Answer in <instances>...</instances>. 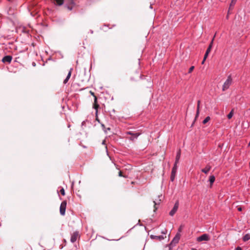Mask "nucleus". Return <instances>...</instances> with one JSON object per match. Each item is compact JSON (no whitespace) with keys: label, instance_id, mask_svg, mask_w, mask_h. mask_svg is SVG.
<instances>
[{"label":"nucleus","instance_id":"nucleus-1","mask_svg":"<svg viewBox=\"0 0 250 250\" xmlns=\"http://www.w3.org/2000/svg\"><path fill=\"white\" fill-rule=\"evenodd\" d=\"M232 81V78H231L230 75L228 77L227 79L226 80V81H225V82L224 83L223 85V87H222L223 91H226L229 88L230 85L231 84Z\"/></svg>","mask_w":250,"mask_h":250},{"label":"nucleus","instance_id":"nucleus-2","mask_svg":"<svg viewBox=\"0 0 250 250\" xmlns=\"http://www.w3.org/2000/svg\"><path fill=\"white\" fill-rule=\"evenodd\" d=\"M125 134L127 135H131V137L128 138V139L132 141H133L135 139H137L138 137L140 135V133H133L130 131L126 132Z\"/></svg>","mask_w":250,"mask_h":250},{"label":"nucleus","instance_id":"nucleus-3","mask_svg":"<svg viewBox=\"0 0 250 250\" xmlns=\"http://www.w3.org/2000/svg\"><path fill=\"white\" fill-rule=\"evenodd\" d=\"M66 204L67 202L66 201H62L61 204L60 208V214L62 215H64L65 214Z\"/></svg>","mask_w":250,"mask_h":250},{"label":"nucleus","instance_id":"nucleus-4","mask_svg":"<svg viewBox=\"0 0 250 250\" xmlns=\"http://www.w3.org/2000/svg\"><path fill=\"white\" fill-rule=\"evenodd\" d=\"M209 240V236L208 234L205 233L197 238L198 242H201L203 241H208Z\"/></svg>","mask_w":250,"mask_h":250},{"label":"nucleus","instance_id":"nucleus-5","mask_svg":"<svg viewBox=\"0 0 250 250\" xmlns=\"http://www.w3.org/2000/svg\"><path fill=\"white\" fill-rule=\"evenodd\" d=\"M178 207H179V201H177L175 202L173 208L169 212V215L171 216H173L174 215V214L176 213V212L177 211Z\"/></svg>","mask_w":250,"mask_h":250},{"label":"nucleus","instance_id":"nucleus-6","mask_svg":"<svg viewBox=\"0 0 250 250\" xmlns=\"http://www.w3.org/2000/svg\"><path fill=\"white\" fill-rule=\"evenodd\" d=\"M180 234L179 233H177L175 236L174 237L172 241L171 242L170 245L173 246L177 244L180 240Z\"/></svg>","mask_w":250,"mask_h":250},{"label":"nucleus","instance_id":"nucleus-7","mask_svg":"<svg viewBox=\"0 0 250 250\" xmlns=\"http://www.w3.org/2000/svg\"><path fill=\"white\" fill-rule=\"evenodd\" d=\"M79 232L76 231H75L74 232L72 235H71V239H70V241L72 243H74L75 242H76V241L77 240V238L79 236Z\"/></svg>","mask_w":250,"mask_h":250},{"label":"nucleus","instance_id":"nucleus-8","mask_svg":"<svg viewBox=\"0 0 250 250\" xmlns=\"http://www.w3.org/2000/svg\"><path fill=\"white\" fill-rule=\"evenodd\" d=\"M176 169H177V165L176 166H175V165H174L173 167L172 168L171 174V176H170V180L172 182L174 181V179L175 177Z\"/></svg>","mask_w":250,"mask_h":250},{"label":"nucleus","instance_id":"nucleus-9","mask_svg":"<svg viewBox=\"0 0 250 250\" xmlns=\"http://www.w3.org/2000/svg\"><path fill=\"white\" fill-rule=\"evenodd\" d=\"M12 59V57L10 55H7L4 56L2 59V62L4 63L8 62L10 63Z\"/></svg>","mask_w":250,"mask_h":250},{"label":"nucleus","instance_id":"nucleus-10","mask_svg":"<svg viewBox=\"0 0 250 250\" xmlns=\"http://www.w3.org/2000/svg\"><path fill=\"white\" fill-rule=\"evenodd\" d=\"M180 156H181V150L179 149L177 152L175 162L174 163L175 166H176L177 165V164L179 163V161L180 158Z\"/></svg>","mask_w":250,"mask_h":250},{"label":"nucleus","instance_id":"nucleus-11","mask_svg":"<svg viewBox=\"0 0 250 250\" xmlns=\"http://www.w3.org/2000/svg\"><path fill=\"white\" fill-rule=\"evenodd\" d=\"M150 237L152 239H157L159 240H163L165 238V237L163 235L156 236L154 235H151Z\"/></svg>","mask_w":250,"mask_h":250},{"label":"nucleus","instance_id":"nucleus-12","mask_svg":"<svg viewBox=\"0 0 250 250\" xmlns=\"http://www.w3.org/2000/svg\"><path fill=\"white\" fill-rule=\"evenodd\" d=\"M52 2L57 6H61L64 3V0H51Z\"/></svg>","mask_w":250,"mask_h":250},{"label":"nucleus","instance_id":"nucleus-13","mask_svg":"<svg viewBox=\"0 0 250 250\" xmlns=\"http://www.w3.org/2000/svg\"><path fill=\"white\" fill-rule=\"evenodd\" d=\"M72 70H73V68H70L66 78L63 81V83L66 84L67 83L68 81L70 79V77L71 75V73H72Z\"/></svg>","mask_w":250,"mask_h":250},{"label":"nucleus","instance_id":"nucleus-14","mask_svg":"<svg viewBox=\"0 0 250 250\" xmlns=\"http://www.w3.org/2000/svg\"><path fill=\"white\" fill-rule=\"evenodd\" d=\"M211 167L209 165H207L206 167L204 168L201 169V171L204 172L205 174L208 173L209 171L210 170Z\"/></svg>","mask_w":250,"mask_h":250},{"label":"nucleus","instance_id":"nucleus-15","mask_svg":"<svg viewBox=\"0 0 250 250\" xmlns=\"http://www.w3.org/2000/svg\"><path fill=\"white\" fill-rule=\"evenodd\" d=\"M215 179V178L214 176L211 175L209 176V179H208V182H209V183H210V186H211L213 184V183L214 182Z\"/></svg>","mask_w":250,"mask_h":250},{"label":"nucleus","instance_id":"nucleus-16","mask_svg":"<svg viewBox=\"0 0 250 250\" xmlns=\"http://www.w3.org/2000/svg\"><path fill=\"white\" fill-rule=\"evenodd\" d=\"M250 239V234H245L243 238V240L244 242L247 241Z\"/></svg>","mask_w":250,"mask_h":250},{"label":"nucleus","instance_id":"nucleus-17","mask_svg":"<svg viewBox=\"0 0 250 250\" xmlns=\"http://www.w3.org/2000/svg\"><path fill=\"white\" fill-rule=\"evenodd\" d=\"M200 104V101H198V102H197V111H196V118H197L199 114Z\"/></svg>","mask_w":250,"mask_h":250},{"label":"nucleus","instance_id":"nucleus-18","mask_svg":"<svg viewBox=\"0 0 250 250\" xmlns=\"http://www.w3.org/2000/svg\"><path fill=\"white\" fill-rule=\"evenodd\" d=\"M233 115V110L232 109L227 115L228 118L229 119H231L232 118Z\"/></svg>","mask_w":250,"mask_h":250},{"label":"nucleus","instance_id":"nucleus-19","mask_svg":"<svg viewBox=\"0 0 250 250\" xmlns=\"http://www.w3.org/2000/svg\"><path fill=\"white\" fill-rule=\"evenodd\" d=\"M210 118L209 116H207L203 121V124H206L207 123H208L209 120Z\"/></svg>","mask_w":250,"mask_h":250},{"label":"nucleus","instance_id":"nucleus-20","mask_svg":"<svg viewBox=\"0 0 250 250\" xmlns=\"http://www.w3.org/2000/svg\"><path fill=\"white\" fill-rule=\"evenodd\" d=\"M237 1H233V0H231V3L230 4L229 8L232 7L234 6Z\"/></svg>","mask_w":250,"mask_h":250},{"label":"nucleus","instance_id":"nucleus-21","mask_svg":"<svg viewBox=\"0 0 250 250\" xmlns=\"http://www.w3.org/2000/svg\"><path fill=\"white\" fill-rule=\"evenodd\" d=\"M90 93L91 94V95H92L94 97V103H95V106H96V103L97 100V97L94 95V93L92 92V91H90Z\"/></svg>","mask_w":250,"mask_h":250},{"label":"nucleus","instance_id":"nucleus-22","mask_svg":"<svg viewBox=\"0 0 250 250\" xmlns=\"http://www.w3.org/2000/svg\"><path fill=\"white\" fill-rule=\"evenodd\" d=\"M211 46H208L207 50H206V52L207 53H209V52H210V50L211 49Z\"/></svg>","mask_w":250,"mask_h":250},{"label":"nucleus","instance_id":"nucleus-23","mask_svg":"<svg viewBox=\"0 0 250 250\" xmlns=\"http://www.w3.org/2000/svg\"><path fill=\"white\" fill-rule=\"evenodd\" d=\"M60 192L62 195H65V191L63 188H62L60 190Z\"/></svg>","mask_w":250,"mask_h":250},{"label":"nucleus","instance_id":"nucleus-24","mask_svg":"<svg viewBox=\"0 0 250 250\" xmlns=\"http://www.w3.org/2000/svg\"><path fill=\"white\" fill-rule=\"evenodd\" d=\"M194 66H191V67L189 68V70H188V73H190L193 71V70L194 69Z\"/></svg>","mask_w":250,"mask_h":250},{"label":"nucleus","instance_id":"nucleus-25","mask_svg":"<svg viewBox=\"0 0 250 250\" xmlns=\"http://www.w3.org/2000/svg\"><path fill=\"white\" fill-rule=\"evenodd\" d=\"M214 38H215V36H214L213 39H212L211 42H210V44L209 45V46H211V47L212 48V45H213V41H214Z\"/></svg>","mask_w":250,"mask_h":250},{"label":"nucleus","instance_id":"nucleus-26","mask_svg":"<svg viewBox=\"0 0 250 250\" xmlns=\"http://www.w3.org/2000/svg\"><path fill=\"white\" fill-rule=\"evenodd\" d=\"M182 228H183V227L182 226H181L179 227V228L178 229V231L177 233H179L180 234V233L182 231Z\"/></svg>","mask_w":250,"mask_h":250},{"label":"nucleus","instance_id":"nucleus-27","mask_svg":"<svg viewBox=\"0 0 250 250\" xmlns=\"http://www.w3.org/2000/svg\"><path fill=\"white\" fill-rule=\"evenodd\" d=\"M209 53H207V52L205 53V54L204 57V61L206 60V59L207 58L208 55Z\"/></svg>","mask_w":250,"mask_h":250},{"label":"nucleus","instance_id":"nucleus-28","mask_svg":"<svg viewBox=\"0 0 250 250\" xmlns=\"http://www.w3.org/2000/svg\"><path fill=\"white\" fill-rule=\"evenodd\" d=\"M69 2L71 5L74 4V2L73 0H69Z\"/></svg>","mask_w":250,"mask_h":250},{"label":"nucleus","instance_id":"nucleus-29","mask_svg":"<svg viewBox=\"0 0 250 250\" xmlns=\"http://www.w3.org/2000/svg\"><path fill=\"white\" fill-rule=\"evenodd\" d=\"M67 8L69 10H71L72 9V6H67Z\"/></svg>","mask_w":250,"mask_h":250},{"label":"nucleus","instance_id":"nucleus-30","mask_svg":"<svg viewBox=\"0 0 250 250\" xmlns=\"http://www.w3.org/2000/svg\"><path fill=\"white\" fill-rule=\"evenodd\" d=\"M236 250H242V248L240 247H237L236 249Z\"/></svg>","mask_w":250,"mask_h":250},{"label":"nucleus","instance_id":"nucleus-31","mask_svg":"<svg viewBox=\"0 0 250 250\" xmlns=\"http://www.w3.org/2000/svg\"><path fill=\"white\" fill-rule=\"evenodd\" d=\"M119 176L120 177L123 176L122 173L121 171L119 172Z\"/></svg>","mask_w":250,"mask_h":250},{"label":"nucleus","instance_id":"nucleus-32","mask_svg":"<svg viewBox=\"0 0 250 250\" xmlns=\"http://www.w3.org/2000/svg\"><path fill=\"white\" fill-rule=\"evenodd\" d=\"M153 202L154 203L155 210H156V209H157V208H155V206L157 204V203L155 201H154Z\"/></svg>","mask_w":250,"mask_h":250},{"label":"nucleus","instance_id":"nucleus-33","mask_svg":"<svg viewBox=\"0 0 250 250\" xmlns=\"http://www.w3.org/2000/svg\"><path fill=\"white\" fill-rule=\"evenodd\" d=\"M166 233H167V230H165V231L163 230V231H162V233H163V234H166Z\"/></svg>","mask_w":250,"mask_h":250},{"label":"nucleus","instance_id":"nucleus-34","mask_svg":"<svg viewBox=\"0 0 250 250\" xmlns=\"http://www.w3.org/2000/svg\"><path fill=\"white\" fill-rule=\"evenodd\" d=\"M110 129V128H109V127H108V128H107V129H104V131H105V132H106V130H109Z\"/></svg>","mask_w":250,"mask_h":250},{"label":"nucleus","instance_id":"nucleus-35","mask_svg":"<svg viewBox=\"0 0 250 250\" xmlns=\"http://www.w3.org/2000/svg\"><path fill=\"white\" fill-rule=\"evenodd\" d=\"M102 126L103 127V129H104L105 128V126L104 125L102 124Z\"/></svg>","mask_w":250,"mask_h":250},{"label":"nucleus","instance_id":"nucleus-36","mask_svg":"<svg viewBox=\"0 0 250 250\" xmlns=\"http://www.w3.org/2000/svg\"><path fill=\"white\" fill-rule=\"evenodd\" d=\"M205 61H204V59H203V60L202 61V64H203L204 63V62H205Z\"/></svg>","mask_w":250,"mask_h":250},{"label":"nucleus","instance_id":"nucleus-37","mask_svg":"<svg viewBox=\"0 0 250 250\" xmlns=\"http://www.w3.org/2000/svg\"><path fill=\"white\" fill-rule=\"evenodd\" d=\"M32 65H33V66H35V65H36V63H35V62H33V63H32Z\"/></svg>","mask_w":250,"mask_h":250},{"label":"nucleus","instance_id":"nucleus-38","mask_svg":"<svg viewBox=\"0 0 250 250\" xmlns=\"http://www.w3.org/2000/svg\"><path fill=\"white\" fill-rule=\"evenodd\" d=\"M238 210L239 211H241V208H238Z\"/></svg>","mask_w":250,"mask_h":250},{"label":"nucleus","instance_id":"nucleus-39","mask_svg":"<svg viewBox=\"0 0 250 250\" xmlns=\"http://www.w3.org/2000/svg\"><path fill=\"white\" fill-rule=\"evenodd\" d=\"M150 8L152 9V5L150 4V6H149Z\"/></svg>","mask_w":250,"mask_h":250},{"label":"nucleus","instance_id":"nucleus-40","mask_svg":"<svg viewBox=\"0 0 250 250\" xmlns=\"http://www.w3.org/2000/svg\"><path fill=\"white\" fill-rule=\"evenodd\" d=\"M248 146H250V142L248 144Z\"/></svg>","mask_w":250,"mask_h":250},{"label":"nucleus","instance_id":"nucleus-41","mask_svg":"<svg viewBox=\"0 0 250 250\" xmlns=\"http://www.w3.org/2000/svg\"><path fill=\"white\" fill-rule=\"evenodd\" d=\"M90 32H91V33H93V31H90Z\"/></svg>","mask_w":250,"mask_h":250},{"label":"nucleus","instance_id":"nucleus-42","mask_svg":"<svg viewBox=\"0 0 250 250\" xmlns=\"http://www.w3.org/2000/svg\"><path fill=\"white\" fill-rule=\"evenodd\" d=\"M192 250H197L194 249H192Z\"/></svg>","mask_w":250,"mask_h":250},{"label":"nucleus","instance_id":"nucleus-43","mask_svg":"<svg viewBox=\"0 0 250 250\" xmlns=\"http://www.w3.org/2000/svg\"><path fill=\"white\" fill-rule=\"evenodd\" d=\"M237 0H233V1H237Z\"/></svg>","mask_w":250,"mask_h":250}]
</instances>
